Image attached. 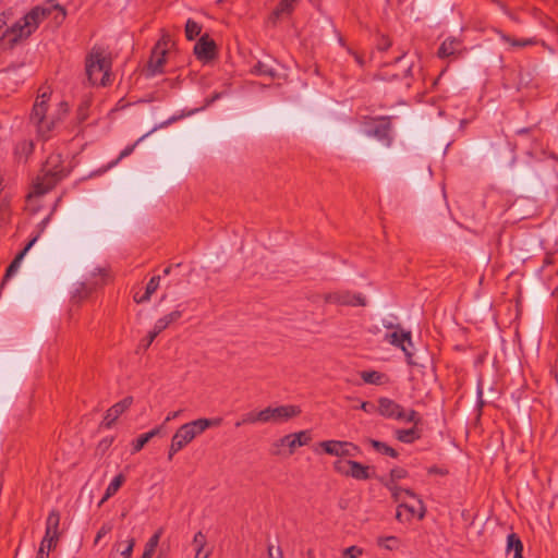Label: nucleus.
<instances>
[{"label": "nucleus", "mask_w": 558, "mask_h": 558, "mask_svg": "<svg viewBox=\"0 0 558 558\" xmlns=\"http://www.w3.org/2000/svg\"><path fill=\"white\" fill-rule=\"evenodd\" d=\"M378 546L388 549V550H395L399 547V539L396 536H384L378 537L377 539Z\"/></svg>", "instance_id": "39"}, {"label": "nucleus", "mask_w": 558, "mask_h": 558, "mask_svg": "<svg viewBox=\"0 0 558 558\" xmlns=\"http://www.w3.org/2000/svg\"><path fill=\"white\" fill-rule=\"evenodd\" d=\"M282 447H277L275 448V442L271 445V448H270V453L272 456H281L282 454V450H281Z\"/></svg>", "instance_id": "57"}, {"label": "nucleus", "mask_w": 558, "mask_h": 558, "mask_svg": "<svg viewBox=\"0 0 558 558\" xmlns=\"http://www.w3.org/2000/svg\"><path fill=\"white\" fill-rule=\"evenodd\" d=\"M408 476V471L403 468H395L390 471V478L386 482L397 483L399 480L405 478Z\"/></svg>", "instance_id": "40"}, {"label": "nucleus", "mask_w": 558, "mask_h": 558, "mask_svg": "<svg viewBox=\"0 0 558 558\" xmlns=\"http://www.w3.org/2000/svg\"><path fill=\"white\" fill-rule=\"evenodd\" d=\"M135 546V539L130 537L125 542H116L112 550L120 554V558H130Z\"/></svg>", "instance_id": "31"}, {"label": "nucleus", "mask_w": 558, "mask_h": 558, "mask_svg": "<svg viewBox=\"0 0 558 558\" xmlns=\"http://www.w3.org/2000/svg\"><path fill=\"white\" fill-rule=\"evenodd\" d=\"M319 446L327 454L335 457H356L360 453V448L349 441L324 440Z\"/></svg>", "instance_id": "9"}, {"label": "nucleus", "mask_w": 558, "mask_h": 558, "mask_svg": "<svg viewBox=\"0 0 558 558\" xmlns=\"http://www.w3.org/2000/svg\"><path fill=\"white\" fill-rule=\"evenodd\" d=\"M49 97L50 92L48 89H40V94L37 96L31 113V121L37 126V131L41 136L48 135L56 124L53 119L48 120L46 118Z\"/></svg>", "instance_id": "5"}, {"label": "nucleus", "mask_w": 558, "mask_h": 558, "mask_svg": "<svg viewBox=\"0 0 558 558\" xmlns=\"http://www.w3.org/2000/svg\"><path fill=\"white\" fill-rule=\"evenodd\" d=\"M163 533V529L162 527H159L151 536L150 538L147 541V543L145 544V548H144V553L142 555V558H151L158 544H159V541H160V537Z\"/></svg>", "instance_id": "29"}, {"label": "nucleus", "mask_w": 558, "mask_h": 558, "mask_svg": "<svg viewBox=\"0 0 558 558\" xmlns=\"http://www.w3.org/2000/svg\"><path fill=\"white\" fill-rule=\"evenodd\" d=\"M348 474L357 481H366L371 478L369 466L354 460H348Z\"/></svg>", "instance_id": "18"}, {"label": "nucleus", "mask_w": 558, "mask_h": 558, "mask_svg": "<svg viewBox=\"0 0 558 558\" xmlns=\"http://www.w3.org/2000/svg\"><path fill=\"white\" fill-rule=\"evenodd\" d=\"M60 513L57 510L50 511L46 521V531L44 537H51V539L59 541L60 537Z\"/></svg>", "instance_id": "17"}, {"label": "nucleus", "mask_w": 558, "mask_h": 558, "mask_svg": "<svg viewBox=\"0 0 558 558\" xmlns=\"http://www.w3.org/2000/svg\"><path fill=\"white\" fill-rule=\"evenodd\" d=\"M182 413V410H179V411H173V412H170L166 418H165V423H168L177 417L180 416V414Z\"/></svg>", "instance_id": "53"}, {"label": "nucleus", "mask_w": 558, "mask_h": 558, "mask_svg": "<svg viewBox=\"0 0 558 558\" xmlns=\"http://www.w3.org/2000/svg\"><path fill=\"white\" fill-rule=\"evenodd\" d=\"M59 541H56V539H51V537H44L41 543H40V546L39 547H44V549L48 553H50L52 549L56 548L57 544H58Z\"/></svg>", "instance_id": "45"}, {"label": "nucleus", "mask_w": 558, "mask_h": 558, "mask_svg": "<svg viewBox=\"0 0 558 558\" xmlns=\"http://www.w3.org/2000/svg\"><path fill=\"white\" fill-rule=\"evenodd\" d=\"M181 316V311H173L156 322L157 328L163 331L170 324L177 322Z\"/></svg>", "instance_id": "36"}, {"label": "nucleus", "mask_w": 558, "mask_h": 558, "mask_svg": "<svg viewBox=\"0 0 558 558\" xmlns=\"http://www.w3.org/2000/svg\"><path fill=\"white\" fill-rule=\"evenodd\" d=\"M255 423H264L263 410L258 412H248L243 415L241 421L235 423L236 427H240L243 424H255Z\"/></svg>", "instance_id": "37"}, {"label": "nucleus", "mask_w": 558, "mask_h": 558, "mask_svg": "<svg viewBox=\"0 0 558 558\" xmlns=\"http://www.w3.org/2000/svg\"><path fill=\"white\" fill-rule=\"evenodd\" d=\"M49 553L44 549V547H39L36 558H48Z\"/></svg>", "instance_id": "58"}, {"label": "nucleus", "mask_w": 558, "mask_h": 558, "mask_svg": "<svg viewBox=\"0 0 558 558\" xmlns=\"http://www.w3.org/2000/svg\"><path fill=\"white\" fill-rule=\"evenodd\" d=\"M53 12L56 13L53 16L54 21L57 24H61L66 16V11L60 4H51L46 8L35 7L11 27H8L5 21L0 17V40L8 35L10 36V41L27 38L37 29L39 23Z\"/></svg>", "instance_id": "1"}, {"label": "nucleus", "mask_w": 558, "mask_h": 558, "mask_svg": "<svg viewBox=\"0 0 558 558\" xmlns=\"http://www.w3.org/2000/svg\"><path fill=\"white\" fill-rule=\"evenodd\" d=\"M193 541H194L195 544H197L196 555L201 556V554H202V551L204 549L205 543H206L205 535L202 532H197L194 535V539Z\"/></svg>", "instance_id": "43"}, {"label": "nucleus", "mask_w": 558, "mask_h": 558, "mask_svg": "<svg viewBox=\"0 0 558 558\" xmlns=\"http://www.w3.org/2000/svg\"><path fill=\"white\" fill-rule=\"evenodd\" d=\"M33 151H34L33 142L21 141L15 146L14 155L19 161H26L27 158L33 154Z\"/></svg>", "instance_id": "25"}, {"label": "nucleus", "mask_w": 558, "mask_h": 558, "mask_svg": "<svg viewBox=\"0 0 558 558\" xmlns=\"http://www.w3.org/2000/svg\"><path fill=\"white\" fill-rule=\"evenodd\" d=\"M112 526L110 524H104L97 535H96V538H95V542L97 543L101 537H104L105 535H107L110 531H111Z\"/></svg>", "instance_id": "48"}, {"label": "nucleus", "mask_w": 558, "mask_h": 558, "mask_svg": "<svg viewBox=\"0 0 558 558\" xmlns=\"http://www.w3.org/2000/svg\"><path fill=\"white\" fill-rule=\"evenodd\" d=\"M383 326L386 328V329H393L395 330H400V329H403L401 327L400 324H395L392 323L391 320H387V319H384L383 320Z\"/></svg>", "instance_id": "49"}, {"label": "nucleus", "mask_w": 558, "mask_h": 558, "mask_svg": "<svg viewBox=\"0 0 558 558\" xmlns=\"http://www.w3.org/2000/svg\"><path fill=\"white\" fill-rule=\"evenodd\" d=\"M78 116H80V119L82 121H84L86 119V117H87L86 113H85V108L83 106H81L80 109H78Z\"/></svg>", "instance_id": "60"}, {"label": "nucleus", "mask_w": 558, "mask_h": 558, "mask_svg": "<svg viewBox=\"0 0 558 558\" xmlns=\"http://www.w3.org/2000/svg\"><path fill=\"white\" fill-rule=\"evenodd\" d=\"M301 409L298 405L287 404L279 407H267L263 410L264 423H282L300 415Z\"/></svg>", "instance_id": "7"}, {"label": "nucleus", "mask_w": 558, "mask_h": 558, "mask_svg": "<svg viewBox=\"0 0 558 558\" xmlns=\"http://www.w3.org/2000/svg\"><path fill=\"white\" fill-rule=\"evenodd\" d=\"M325 302L338 305L349 306H366L367 301L361 293H351L349 291H337L327 293L325 295Z\"/></svg>", "instance_id": "10"}, {"label": "nucleus", "mask_w": 558, "mask_h": 558, "mask_svg": "<svg viewBox=\"0 0 558 558\" xmlns=\"http://www.w3.org/2000/svg\"><path fill=\"white\" fill-rule=\"evenodd\" d=\"M477 404L480 409L484 405L483 389L481 386L477 387Z\"/></svg>", "instance_id": "54"}, {"label": "nucleus", "mask_w": 558, "mask_h": 558, "mask_svg": "<svg viewBox=\"0 0 558 558\" xmlns=\"http://www.w3.org/2000/svg\"><path fill=\"white\" fill-rule=\"evenodd\" d=\"M289 454H292L298 447L306 446L312 440V436L308 430L292 433L289 434Z\"/></svg>", "instance_id": "20"}, {"label": "nucleus", "mask_w": 558, "mask_h": 558, "mask_svg": "<svg viewBox=\"0 0 558 558\" xmlns=\"http://www.w3.org/2000/svg\"><path fill=\"white\" fill-rule=\"evenodd\" d=\"M531 130H532L531 128H522V129H519V130L517 131V134H519V135H521V134H527V133H530V132H531Z\"/></svg>", "instance_id": "61"}, {"label": "nucleus", "mask_w": 558, "mask_h": 558, "mask_svg": "<svg viewBox=\"0 0 558 558\" xmlns=\"http://www.w3.org/2000/svg\"><path fill=\"white\" fill-rule=\"evenodd\" d=\"M499 36L504 43L509 44L510 46H512L514 48H524V47L533 46L536 44V40L533 38L515 39L502 32L499 33Z\"/></svg>", "instance_id": "32"}, {"label": "nucleus", "mask_w": 558, "mask_h": 558, "mask_svg": "<svg viewBox=\"0 0 558 558\" xmlns=\"http://www.w3.org/2000/svg\"><path fill=\"white\" fill-rule=\"evenodd\" d=\"M360 409L366 413H371L375 409V407L373 403H371L368 401H364L361 403Z\"/></svg>", "instance_id": "52"}, {"label": "nucleus", "mask_w": 558, "mask_h": 558, "mask_svg": "<svg viewBox=\"0 0 558 558\" xmlns=\"http://www.w3.org/2000/svg\"><path fill=\"white\" fill-rule=\"evenodd\" d=\"M447 473H448V471H447V470L441 469V468H438V466H430V468L428 469V474H436V475H441V476H444V475H446Z\"/></svg>", "instance_id": "51"}, {"label": "nucleus", "mask_w": 558, "mask_h": 558, "mask_svg": "<svg viewBox=\"0 0 558 558\" xmlns=\"http://www.w3.org/2000/svg\"><path fill=\"white\" fill-rule=\"evenodd\" d=\"M65 175L66 172L63 167L62 156L60 154H51L46 159L41 168V175L37 177L28 197H39L45 195Z\"/></svg>", "instance_id": "3"}, {"label": "nucleus", "mask_w": 558, "mask_h": 558, "mask_svg": "<svg viewBox=\"0 0 558 558\" xmlns=\"http://www.w3.org/2000/svg\"><path fill=\"white\" fill-rule=\"evenodd\" d=\"M369 444L377 452L389 456L391 458H398V452L386 442L369 439Z\"/></svg>", "instance_id": "35"}, {"label": "nucleus", "mask_w": 558, "mask_h": 558, "mask_svg": "<svg viewBox=\"0 0 558 558\" xmlns=\"http://www.w3.org/2000/svg\"><path fill=\"white\" fill-rule=\"evenodd\" d=\"M290 440V437H289V434L281 437L280 439H278L277 441H275V448L277 447H287L289 449V441Z\"/></svg>", "instance_id": "50"}, {"label": "nucleus", "mask_w": 558, "mask_h": 558, "mask_svg": "<svg viewBox=\"0 0 558 558\" xmlns=\"http://www.w3.org/2000/svg\"><path fill=\"white\" fill-rule=\"evenodd\" d=\"M385 487L391 493V496L396 502H401L409 497L411 499H416V494L411 489H404L397 485L393 482H384Z\"/></svg>", "instance_id": "19"}, {"label": "nucleus", "mask_w": 558, "mask_h": 558, "mask_svg": "<svg viewBox=\"0 0 558 558\" xmlns=\"http://www.w3.org/2000/svg\"><path fill=\"white\" fill-rule=\"evenodd\" d=\"M333 469L342 474V475H345V476H349L348 474V471H349V468H348V460L347 461H343V460H337L333 462Z\"/></svg>", "instance_id": "44"}, {"label": "nucleus", "mask_w": 558, "mask_h": 558, "mask_svg": "<svg viewBox=\"0 0 558 558\" xmlns=\"http://www.w3.org/2000/svg\"><path fill=\"white\" fill-rule=\"evenodd\" d=\"M216 44L208 35H203L194 46V53L199 61L208 62L216 57Z\"/></svg>", "instance_id": "12"}, {"label": "nucleus", "mask_w": 558, "mask_h": 558, "mask_svg": "<svg viewBox=\"0 0 558 558\" xmlns=\"http://www.w3.org/2000/svg\"><path fill=\"white\" fill-rule=\"evenodd\" d=\"M170 271H171V266H168V267H166V268L163 269V275H165V276H168V275L170 274Z\"/></svg>", "instance_id": "63"}, {"label": "nucleus", "mask_w": 558, "mask_h": 558, "mask_svg": "<svg viewBox=\"0 0 558 558\" xmlns=\"http://www.w3.org/2000/svg\"><path fill=\"white\" fill-rule=\"evenodd\" d=\"M361 378L366 384L372 385H383L385 375L383 373H379L377 371H364L361 373Z\"/></svg>", "instance_id": "34"}, {"label": "nucleus", "mask_w": 558, "mask_h": 558, "mask_svg": "<svg viewBox=\"0 0 558 558\" xmlns=\"http://www.w3.org/2000/svg\"><path fill=\"white\" fill-rule=\"evenodd\" d=\"M460 41L456 38L449 37L446 40L442 41L438 49V57L439 58H448L451 56H454L460 47Z\"/></svg>", "instance_id": "21"}, {"label": "nucleus", "mask_w": 558, "mask_h": 558, "mask_svg": "<svg viewBox=\"0 0 558 558\" xmlns=\"http://www.w3.org/2000/svg\"><path fill=\"white\" fill-rule=\"evenodd\" d=\"M378 412L388 418L403 420L404 417L403 408L389 398H380L378 400Z\"/></svg>", "instance_id": "14"}, {"label": "nucleus", "mask_w": 558, "mask_h": 558, "mask_svg": "<svg viewBox=\"0 0 558 558\" xmlns=\"http://www.w3.org/2000/svg\"><path fill=\"white\" fill-rule=\"evenodd\" d=\"M296 1L298 0H280L278 5L271 13L270 20L275 22L282 15L291 14L292 11L294 10Z\"/></svg>", "instance_id": "24"}, {"label": "nucleus", "mask_w": 558, "mask_h": 558, "mask_svg": "<svg viewBox=\"0 0 558 558\" xmlns=\"http://www.w3.org/2000/svg\"><path fill=\"white\" fill-rule=\"evenodd\" d=\"M169 43V38L162 37L154 47L147 64L148 75L154 76L162 73Z\"/></svg>", "instance_id": "8"}, {"label": "nucleus", "mask_w": 558, "mask_h": 558, "mask_svg": "<svg viewBox=\"0 0 558 558\" xmlns=\"http://www.w3.org/2000/svg\"><path fill=\"white\" fill-rule=\"evenodd\" d=\"M154 340L155 338L151 337L150 333H148L146 339L143 340V348L147 349L153 343Z\"/></svg>", "instance_id": "56"}, {"label": "nucleus", "mask_w": 558, "mask_h": 558, "mask_svg": "<svg viewBox=\"0 0 558 558\" xmlns=\"http://www.w3.org/2000/svg\"><path fill=\"white\" fill-rule=\"evenodd\" d=\"M133 403L132 397H125L118 403L113 404L110 409L107 410L106 415L101 425L106 428H110L114 422L122 415Z\"/></svg>", "instance_id": "13"}, {"label": "nucleus", "mask_w": 558, "mask_h": 558, "mask_svg": "<svg viewBox=\"0 0 558 558\" xmlns=\"http://www.w3.org/2000/svg\"><path fill=\"white\" fill-rule=\"evenodd\" d=\"M160 433H161V426H157V427L153 428L151 430H149L148 433L142 434L140 437H137L132 442V453H136V452L141 451L150 439H153L155 436L159 435Z\"/></svg>", "instance_id": "23"}, {"label": "nucleus", "mask_w": 558, "mask_h": 558, "mask_svg": "<svg viewBox=\"0 0 558 558\" xmlns=\"http://www.w3.org/2000/svg\"><path fill=\"white\" fill-rule=\"evenodd\" d=\"M390 129L391 122L390 118L383 117L380 118V122L376 124L372 130L368 131V135L376 137L377 140L384 142L386 145H390Z\"/></svg>", "instance_id": "16"}, {"label": "nucleus", "mask_w": 558, "mask_h": 558, "mask_svg": "<svg viewBox=\"0 0 558 558\" xmlns=\"http://www.w3.org/2000/svg\"><path fill=\"white\" fill-rule=\"evenodd\" d=\"M222 423L221 417L197 418L181 425L171 438L168 451V460H172L174 454L192 442L198 435L209 427H218Z\"/></svg>", "instance_id": "2"}, {"label": "nucleus", "mask_w": 558, "mask_h": 558, "mask_svg": "<svg viewBox=\"0 0 558 558\" xmlns=\"http://www.w3.org/2000/svg\"><path fill=\"white\" fill-rule=\"evenodd\" d=\"M207 557H208V555H207V554H206V555H204L203 557H201V556H198V555H195V558H207Z\"/></svg>", "instance_id": "64"}, {"label": "nucleus", "mask_w": 558, "mask_h": 558, "mask_svg": "<svg viewBox=\"0 0 558 558\" xmlns=\"http://www.w3.org/2000/svg\"><path fill=\"white\" fill-rule=\"evenodd\" d=\"M202 31L201 24L196 21L189 19L185 24V36L189 40H193L196 36L199 35Z\"/></svg>", "instance_id": "38"}, {"label": "nucleus", "mask_w": 558, "mask_h": 558, "mask_svg": "<svg viewBox=\"0 0 558 558\" xmlns=\"http://www.w3.org/2000/svg\"><path fill=\"white\" fill-rule=\"evenodd\" d=\"M68 110H69L68 104L64 102V101L60 102V106H59V118L61 116L66 114Z\"/></svg>", "instance_id": "55"}, {"label": "nucleus", "mask_w": 558, "mask_h": 558, "mask_svg": "<svg viewBox=\"0 0 558 558\" xmlns=\"http://www.w3.org/2000/svg\"><path fill=\"white\" fill-rule=\"evenodd\" d=\"M39 238V234H36L26 245L25 247L14 257V259L11 262V264L8 266L4 275V279L1 283V288L4 286L5 280L11 278L15 272L19 270L20 265L27 254V252L33 247V245L37 242Z\"/></svg>", "instance_id": "15"}, {"label": "nucleus", "mask_w": 558, "mask_h": 558, "mask_svg": "<svg viewBox=\"0 0 558 558\" xmlns=\"http://www.w3.org/2000/svg\"><path fill=\"white\" fill-rule=\"evenodd\" d=\"M252 73L259 76H268L274 78L277 75L276 70L266 62L258 61L252 69Z\"/></svg>", "instance_id": "33"}, {"label": "nucleus", "mask_w": 558, "mask_h": 558, "mask_svg": "<svg viewBox=\"0 0 558 558\" xmlns=\"http://www.w3.org/2000/svg\"><path fill=\"white\" fill-rule=\"evenodd\" d=\"M162 330H159L157 328V325L155 324L153 330H150L148 333H150L151 337H154L156 339V337L161 332Z\"/></svg>", "instance_id": "59"}, {"label": "nucleus", "mask_w": 558, "mask_h": 558, "mask_svg": "<svg viewBox=\"0 0 558 558\" xmlns=\"http://www.w3.org/2000/svg\"><path fill=\"white\" fill-rule=\"evenodd\" d=\"M135 144L126 146L119 155L118 159L116 160L114 165L118 163L121 159L125 158L126 156L131 155L132 151L135 148Z\"/></svg>", "instance_id": "47"}, {"label": "nucleus", "mask_w": 558, "mask_h": 558, "mask_svg": "<svg viewBox=\"0 0 558 558\" xmlns=\"http://www.w3.org/2000/svg\"><path fill=\"white\" fill-rule=\"evenodd\" d=\"M384 339L391 345L400 348L404 352L408 362L412 364L411 359L413 354L408 349V345L412 347L411 331L404 329L395 330L392 332L386 333Z\"/></svg>", "instance_id": "11"}, {"label": "nucleus", "mask_w": 558, "mask_h": 558, "mask_svg": "<svg viewBox=\"0 0 558 558\" xmlns=\"http://www.w3.org/2000/svg\"><path fill=\"white\" fill-rule=\"evenodd\" d=\"M415 502L410 504L405 499L398 504L396 519L401 523L412 521L415 517L422 520L425 517L426 508L421 498L416 496Z\"/></svg>", "instance_id": "6"}, {"label": "nucleus", "mask_w": 558, "mask_h": 558, "mask_svg": "<svg viewBox=\"0 0 558 558\" xmlns=\"http://www.w3.org/2000/svg\"><path fill=\"white\" fill-rule=\"evenodd\" d=\"M391 43L389 40H385V43L380 46V49L386 50L390 47Z\"/></svg>", "instance_id": "62"}, {"label": "nucleus", "mask_w": 558, "mask_h": 558, "mask_svg": "<svg viewBox=\"0 0 558 558\" xmlns=\"http://www.w3.org/2000/svg\"><path fill=\"white\" fill-rule=\"evenodd\" d=\"M268 557L269 558H283L282 550L280 547H275L272 545L268 546Z\"/></svg>", "instance_id": "46"}, {"label": "nucleus", "mask_w": 558, "mask_h": 558, "mask_svg": "<svg viewBox=\"0 0 558 558\" xmlns=\"http://www.w3.org/2000/svg\"><path fill=\"white\" fill-rule=\"evenodd\" d=\"M111 61L101 51L93 49L86 59V75L95 85L106 86L110 81Z\"/></svg>", "instance_id": "4"}, {"label": "nucleus", "mask_w": 558, "mask_h": 558, "mask_svg": "<svg viewBox=\"0 0 558 558\" xmlns=\"http://www.w3.org/2000/svg\"><path fill=\"white\" fill-rule=\"evenodd\" d=\"M513 551V558H523V544L515 533L507 536V553Z\"/></svg>", "instance_id": "26"}, {"label": "nucleus", "mask_w": 558, "mask_h": 558, "mask_svg": "<svg viewBox=\"0 0 558 558\" xmlns=\"http://www.w3.org/2000/svg\"><path fill=\"white\" fill-rule=\"evenodd\" d=\"M125 482V476L123 474H118L108 485L104 497L101 498L99 506H101L105 501H107L110 497H112L123 485Z\"/></svg>", "instance_id": "30"}, {"label": "nucleus", "mask_w": 558, "mask_h": 558, "mask_svg": "<svg viewBox=\"0 0 558 558\" xmlns=\"http://www.w3.org/2000/svg\"><path fill=\"white\" fill-rule=\"evenodd\" d=\"M96 286H97V282H80V283H77L76 288L74 289V291L72 293V300L75 302H81V301L87 299Z\"/></svg>", "instance_id": "22"}, {"label": "nucleus", "mask_w": 558, "mask_h": 558, "mask_svg": "<svg viewBox=\"0 0 558 558\" xmlns=\"http://www.w3.org/2000/svg\"><path fill=\"white\" fill-rule=\"evenodd\" d=\"M159 283H160V276L151 277L150 280L148 281L147 286H146L145 293L143 295H141V296L135 294L134 295V301L136 303L147 302L150 299L151 294L155 293L156 290L158 289Z\"/></svg>", "instance_id": "27"}, {"label": "nucleus", "mask_w": 558, "mask_h": 558, "mask_svg": "<svg viewBox=\"0 0 558 558\" xmlns=\"http://www.w3.org/2000/svg\"><path fill=\"white\" fill-rule=\"evenodd\" d=\"M363 554V549L357 546H350L343 551L342 558H357Z\"/></svg>", "instance_id": "42"}, {"label": "nucleus", "mask_w": 558, "mask_h": 558, "mask_svg": "<svg viewBox=\"0 0 558 558\" xmlns=\"http://www.w3.org/2000/svg\"><path fill=\"white\" fill-rule=\"evenodd\" d=\"M396 438L404 444H412L421 437L418 429L414 426L408 429H397L395 432Z\"/></svg>", "instance_id": "28"}, {"label": "nucleus", "mask_w": 558, "mask_h": 558, "mask_svg": "<svg viewBox=\"0 0 558 558\" xmlns=\"http://www.w3.org/2000/svg\"><path fill=\"white\" fill-rule=\"evenodd\" d=\"M402 421L408 422V423H413L414 426L416 427V425L421 423V416L414 410H410L409 412L404 411V417Z\"/></svg>", "instance_id": "41"}]
</instances>
